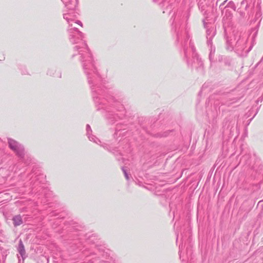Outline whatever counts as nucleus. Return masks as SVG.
Returning a JSON list of instances; mask_svg holds the SVG:
<instances>
[{
	"mask_svg": "<svg viewBox=\"0 0 263 263\" xmlns=\"http://www.w3.org/2000/svg\"><path fill=\"white\" fill-rule=\"evenodd\" d=\"M67 33L69 35V41L72 43L78 44L74 48L78 51L79 59L87 77L97 109L102 111L110 124L126 126L123 125L124 122L122 121L125 114L123 105L109 94L106 80L99 74L86 43L83 41L79 42V40H83L84 34L78 30L76 25L78 24L83 27L82 23L67 16Z\"/></svg>",
	"mask_w": 263,
	"mask_h": 263,
	"instance_id": "f257e3e1",
	"label": "nucleus"
},
{
	"mask_svg": "<svg viewBox=\"0 0 263 263\" xmlns=\"http://www.w3.org/2000/svg\"><path fill=\"white\" fill-rule=\"evenodd\" d=\"M177 41L183 49L187 65L198 71L202 72L203 62L196 52L195 48L192 42L190 29L187 27L185 29L179 27L177 32Z\"/></svg>",
	"mask_w": 263,
	"mask_h": 263,
	"instance_id": "f03ea898",
	"label": "nucleus"
},
{
	"mask_svg": "<svg viewBox=\"0 0 263 263\" xmlns=\"http://www.w3.org/2000/svg\"><path fill=\"white\" fill-rule=\"evenodd\" d=\"M248 36L240 32H236L227 41V48L234 50L239 56L246 57L251 51L252 45L247 46Z\"/></svg>",
	"mask_w": 263,
	"mask_h": 263,
	"instance_id": "7ed1b4c3",
	"label": "nucleus"
},
{
	"mask_svg": "<svg viewBox=\"0 0 263 263\" xmlns=\"http://www.w3.org/2000/svg\"><path fill=\"white\" fill-rule=\"evenodd\" d=\"M121 142V144L126 143L125 146L122 148L123 149L122 150V152H121V149H119V147H113L107 144H104L102 145V146L108 151L112 152L115 156H117L118 154L119 155V152H121L123 154V153L129 154L131 152V149L129 144L128 143L127 139H124Z\"/></svg>",
	"mask_w": 263,
	"mask_h": 263,
	"instance_id": "20e7f679",
	"label": "nucleus"
},
{
	"mask_svg": "<svg viewBox=\"0 0 263 263\" xmlns=\"http://www.w3.org/2000/svg\"><path fill=\"white\" fill-rule=\"evenodd\" d=\"M258 162V158L255 154H247L242 157L238 164H251Z\"/></svg>",
	"mask_w": 263,
	"mask_h": 263,
	"instance_id": "39448f33",
	"label": "nucleus"
},
{
	"mask_svg": "<svg viewBox=\"0 0 263 263\" xmlns=\"http://www.w3.org/2000/svg\"><path fill=\"white\" fill-rule=\"evenodd\" d=\"M78 3V0H67V9L73 11L71 14L74 18H77L79 15V11L77 9Z\"/></svg>",
	"mask_w": 263,
	"mask_h": 263,
	"instance_id": "423d86ee",
	"label": "nucleus"
},
{
	"mask_svg": "<svg viewBox=\"0 0 263 263\" xmlns=\"http://www.w3.org/2000/svg\"><path fill=\"white\" fill-rule=\"evenodd\" d=\"M8 144L9 147L13 151L16 155L22 156L24 154V148L19 146L16 141L13 139H9L8 141Z\"/></svg>",
	"mask_w": 263,
	"mask_h": 263,
	"instance_id": "0eeeda50",
	"label": "nucleus"
},
{
	"mask_svg": "<svg viewBox=\"0 0 263 263\" xmlns=\"http://www.w3.org/2000/svg\"><path fill=\"white\" fill-rule=\"evenodd\" d=\"M215 35V29L213 28H210L206 30V39L208 45H211L212 39Z\"/></svg>",
	"mask_w": 263,
	"mask_h": 263,
	"instance_id": "6e6552de",
	"label": "nucleus"
},
{
	"mask_svg": "<svg viewBox=\"0 0 263 263\" xmlns=\"http://www.w3.org/2000/svg\"><path fill=\"white\" fill-rule=\"evenodd\" d=\"M86 132H87V135L88 136V139L90 141H92L97 144H99V143H101V141L99 139H98L96 136L92 135H90V133L92 132L91 129L89 125L87 124L86 125Z\"/></svg>",
	"mask_w": 263,
	"mask_h": 263,
	"instance_id": "1a4fd4ad",
	"label": "nucleus"
},
{
	"mask_svg": "<svg viewBox=\"0 0 263 263\" xmlns=\"http://www.w3.org/2000/svg\"><path fill=\"white\" fill-rule=\"evenodd\" d=\"M208 46L210 47V52L209 54V60L211 62V66H213L215 62L213 61V55L215 52V48L212 46V42H211V45H208Z\"/></svg>",
	"mask_w": 263,
	"mask_h": 263,
	"instance_id": "9d476101",
	"label": "nucleus"
},
{
	"mask_svg": "<svg viewBox=\"0 0 263 263\" xmlns=\"http://www.w3.org/2000/svg\"><path fill=\"white\" fill-rule=\"evenodd\" d=\"M217 61L221 63L223 61L225 65L229 66L231 65V60L229 58H223L222 55H219L217 58Z\"/></svg>",
	"mask_w": 263,
	"mask_h": 263,
	"instance_id": "9b49d317",
	"label": "nucleus"
},
{
	"mask_svg": "<svg viewBox=\"0 0 263 263\" xmlns=\"http://www.w3.org/2000/svg\"><path fill=\"white\" fill-rule=\"evenodd\" d=\"M13 224L14 226H18L22 224L23 221L20 216H16L13 218Z\"/></svg>",
	"mask_w": 263,
	"mask_h": 263,
	"instance_id": "f8f14e48",
	"label": "nucleus"
},
{
	"mask_svg": "<svg viewBox=\"0 0 263 263\" xmlns=\"http://www.w3.org/2000/svg\"><path fill=\"white\" fill-rule=\"evenodd\" d=\"M116 156L119 161L122 160L121 162L125 163V164H126L125 161L126 159L128 160V159L126 158V156H125L124 154H121V152H119V155L118 154V155Z\"/></svg>",
	"mask_w": 263,
	"mask_h": 263,
	"instance_id": "ddd939ff",
	"label": "nucleus"
},
{
	"mask_svg": "<svg viewBox=\"0 0 263 263\" xmlns=\"http://www.w3.org/2000/svg\"><path fill=\"white\" fill-rule=\"evenodd\" d=\"M121 169L124 173L126 179L127 180H128L129 179V176L130 175V174L128 173L127 166L124 165L123 167H122Z\"/></svg>",
	"mask_w": 263,
	"mask_h": 263,
	"instance_id": "4468645a",
	"label": "nucleus"
},
{
	"mask_svg": "<svg viewBox=\"0 0 263 263\" xmlns=\"http://www.w3.org/2000/svg\"><path fill=\"white\" fill-rule=\"evenodd\" d=\"M18 250L21 256L23 257L25 254V250L24 246L22 241H21L20 243Z\"/></svg>",
	"mask_w": 263,
	"mask_h": 263,
	"instance_id": "2eb2a0df",
	"label": "nucleus"
},
{
	"mask_svg": "<svg viewBox=\"0 0 263 263\" xmlns=\"http://www.w3.org/2000/svg\"><path fill=\"white\" fill-rule=\"evenodd\" d=\"M69 224L71 226V227L74 230H79V228H81V226L78 225V224L76 222H74L72 224L69 223Z\"/></svg>",
	"mask_w": 263,
	"mask_h": 263,
	"instance_id": "dca6fc26",
	"label": "nucleus"
},
{
	"mask_svg": "<svg viewBox=\"0 0 263 263\" xmlns=\"http://www.w3.org/2000/svg\"><path fill=\"white\" fill-rule=\"evenodd\" d=\"M227 0L224 1L221 4H220L219 7L221 9L223 8V6L224 5V4L227 3Z\"/></svg>",
	"mask_w": 263,
	"mask_h": 263,
	"instance_id": "f3484780",
	"label": "nucleus"
},
{
	"mask_svg": "<svg viewBox=\"0 0 263 263\" xmlns=\"http://www.w3.org/2000/svg\"><path fill=\"white\" fill-rule=\"evenodd\" d=\"M177 18V14L176 15L175 17H174V20H173V25L174 24L175 26H176V19Z\"/></svg>",
	"mask_w": 263,
	"mask_h": 263,
	"instance_id": "a211bd4d",
	"label": "nucleus"
},
{
	"mask_svg": "<svg viewBox=\"0 0 263 263\" xmlns=\"http://www.w3.org/2000/svg\"><path fill=\"white\" fill-rule=\"evenodd\" d=\"M203 24H204V27H206V23H205V21H203Z\"/></svg>",
	"mask_w": 263,
	"mask_h": 263,
	"instance_id": "6ab92c4d",
	"label": "nucleus"
},
{
	"mask_svg": "<svg viewBox=\"0 0 263 263\" xmlns=\"http://www.w3.org/2000/svg\"><path fill=\"white\" fill-rule=\"evenodd\" d=\"M70 14H71V13H70V12H68V13L67 12V15H68L69 16H70Z\"/></svg>",
	"mask_w": 263,
	"mask_h": 263,
	"instance_id": "aec40b11",
	"label": "nucleus"
},
{
	"mask_svg": "<svg viewBox=\"0 0 263 263\" xmlns=\"http://www.w3.org/2000/svg\"><path fill=\"white\" fill-rule=\"evenodd\" d=\"M159 0H153L155 2H158Z\"/></svg>",
	"mask_w": 263,
	"mask_h": 263,
	"instance_id": "412c9836",
	"label": "nucleus"
},
{
	"mask_svg": "<svg viewBox=\"0 0 263 263\" xmlns=\"http://www.w3.org/2000/svg\"><path fill=\"white\" fill-rule=\"evenodd\" d=\"M168 7H169V8H168L169 9H172V6H169Z\"/></svg>",
	"mask_w": 263,
	"mask_h": 263,
	"instance_id": "4be33fe9",
	"label": "nucleus"
},
{
	"mask_svg": "<svg viewBox=\"0 0 263 263\" xmlns=\"http://www.w3.org/2000/svg\"><path fill=\"white\" fill-rule=\"evenodd\" d=\"M229 4H233V2H230L229 3Z\"/></svg>",
	"mask_w": 263,
	"mask_h": 263,
	"instance_id": "5701e85b",
	"label": "nucleus"
},
{
	"mask_svg": "<svg viewBox=\"0 0 263 263\" xmlns=\"http://www.w3.org/2000/svg\"><path fill=\"white\" fill-rule=\"evenodd\" d=\"M165 10H163V13H165Z\"/></svg>",
	"mask_w": 263,
	"mask_h": 263,
	"instance_id": "b1692460",
	"label": "nucleus"
},
{
	"mask_svg": "<svg viewBox=\"0 0 263 263\" xmlns=\"http://www.w3.org/2000/svg\"><path fill=\"white\" fill-rule=\"evenodd\" d=\"M179 256H180V258H181V254H180V253H179Z\"/></svg>",
	"mask_w": 263,
	"mask_h": 263,
	"instance_id": "393cba45",
	"label": "nucleus"
},
{
	"mask_svg": "<svg viewBox=\"0 0 263 263\" xmlns=\"http://www.w3.org/2000/svg\"><path fill=\"white\" fill-rule=\"evenodd\" d=\"M259 14H260L259 13H256V15H259Z\"/></svg>",
	"mask_w": 263,
	"mask_h": 263,
	"instance_id": "a878e982",
	"label": "nucleus"
},
{
	"mask_svg": "<svg viewBox=\"0 0 263 263\" xmlns=\"http://www.w3.org/2000/svg\"><path fill=\"white\" fill-rule=\"evenodd\" d=\"M179 249L180 250V247H179ZM179 252L180 253V250L179 251Z\"/></svg>",
	"mask_w": 263,
	"mask_h": 263,
	"instance_id": "bb28decb",
	"label": "nucleus"
}]
</instances>
